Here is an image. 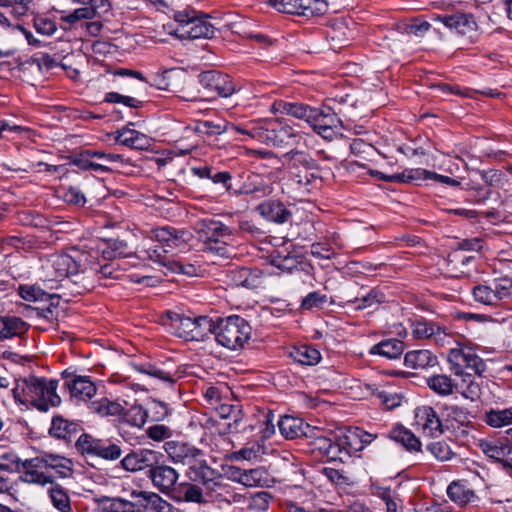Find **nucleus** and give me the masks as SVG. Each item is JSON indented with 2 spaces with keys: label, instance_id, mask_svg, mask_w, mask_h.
<instances>
[{
  "label": "nucleus",
  "instance_id": "1",
  "mask_svg": "<svg viewBox=\"0 0 512 512\" xmlns=\"http://www.w3.org/2000/svg\"><path fill=\"white\" fill-rule=\"evenodd\" d=\"M377 438L359 427L349 429L334 438L319 436L310 442L311 454L326 462L346 463L352 453L362 451Z\"/></svg>",
  "mask_w": 512,
  "mask_h": 512
},
{
  "label": "nucleus",
  "instance_id": "2",
  "mask_svg": "<svg viewBox=\"0 0 512 512\" xmlns=\"http://www.w3.org/2000/svg\"><path fill=\"white\" fill-rule=\"evenodd\" d=\"M87 257L88 252L61 254L52 263L55 278H59L63 282L62 286L72 295L84 294L95 287L94 278L88 270Z\"/></svg>",
  "mask_w": 512,
  "mask_h": 512
},
{
  "label": "nucleus",
  "instance_id": "3",
  "mask_svg": "<svg viewBox=\"0 0 512 512\" xmlns=\"http://www.w3.org/2000/svg\"><path fill=\"white\" fill-rule=\"evenodd\" d=\"M235 129L245 136L244 141L252 139L274 148L292 145L298 137L290 125L273 118H259L239 123Z\"/></svg>",
  "mask_w": 512,
  "mask_h": 512
},
{
  "label": "nucleus",
  "instance_id": "4",
  "mask_svg": "<svg viewBox=\"0 0 512 512\" xmlns=\"http://www.w3.org/2000/svg\"><path fill=\"white\" fill-rule=\"evenodd\" d=\"M197 239L202 244L201 250L221 258L230 257L226 239H232L235 229L215 217L197 219L193 224Z\"/></svg>",
  "mask_w": 512,
  "mask_h": 512
},
{
  "label": "nucleus",
  "instance_id": "5",
  "mask_svg": "<svg viewBox=\"0 0 512 512\" xmlns=\"http://www.w3.org/2000/svg\"><path fill=\"white\" fill-rule=\"evenodd\" d=\"M173 21L167 26L169 34L178 39L194 40L199 38H213L215 27L208 21L209 15L187 6L181 10H172L169 16Z\"/></svg>",
  "mask_w": 512,
  "mask_h": 512
},
{
  "label": "nucleus",
  "instance_id": "6",
  "mask_svg": "<svg viewBox=\"0 0 512 512\" xmlns=\"http://www.w3.org/2000/svg\"><path fill=\"white\" fill-rule=\"evenodd\" d=\"M251 333L249 322L239 315L219 318L216 322L215 339L219 345L230 350L243 348Z\"/></svg>",
  "mask_w": 512,
  "mask_h": 512
},
{
  "label": "nucleus",
  "instance_id": "7",
  "mask_svg": "<svg viewBox=\"0 0 512 512\" xmlns=\"http://www.w3.org/2000/svg\"><path fill=\"white\" fill-rule=\"evenodd\" d=\"M76 449L82 455L88 454L107 461L121 457L122 449L110 439H96L88 433H82L76 441Z\"/></svg>",
  "mask_w": 512,
  "mask_h": 512
},
{
  "label": "nucleus",
  "instance_id": "8",
  "mask_svg": "<svg viewBox=\"0 0 512 512\" xmlns=\"http://www.w3.org/2000/svg\"><path fill=\"white\" fill-rule=\"evenodd\" d=\"M325 140H333L342 127V120L328 105L314 107L307 122Z\"/></svg>",
  "mask_w": 512,
  "mask_h": 512
},
{
  "label": "nucleus",
  "instance_id": "9",
  "mask_svg": "<svg viewBox=\"0 0 512 512\" xmlns=\"http://www.w3.org/2000/svg\"><path fill=\"white\" fill-rule=\"evenodd\" d=\"M185 475L189 481L200 483L209 492H214L222 486L219 481L221 474L200 457L195 458L191 464L187 465Z\"/></svg>",
  "mask_w": 512,
  "mask_h": 512
},
{
  "label": "nucleus",
  "instance_id": "10",
  "mask_svg": "<svg viewBox=\"0 0 512 512\" xmlns=\"http://www.w3.org/2000/svg\"><path fill=\"white\" fill-rule=\"evenodd\" d=\"M197 78L204 89L222 98L230 97L237 90L232 78L218 70L203 71Z\"/></svg>",
  "mask_w": 512,
  "mask_h": 512
},
{
  "label": "nucleus",
  "instance_id": "11",
  "mask_svg": "<svg viewBox=\"0 0 512 512\" xmlns=\"http://www.w3.org/2000/svg\"><path fill=\"white\" fill-rule=\"evenodd\" d=\"M279 431L282 436L286 439H296L300 437L310 438L311 440L308 442V447L310 448V442L320 435H316L319 430L315 427L310 426L308 423L304 422L303 419L297 418L290 415L281 416L277 422ZM311 453V450L309 449Z\"/></svg>",
  "mask_w": 512,
  "mask_h": 512
},
{
  "label": "nucleus",
  "instance_id": "12",
  "mask_svg": "<svg viewBox=\"0 0 512 512\" xmlns=\"http://www.w3.org/2000/svg\"><path fill=\"white\" fill-rule=\"evenodd\" d=\"M152 232L156 241L162 244L165 252L186 247L192 238L190 231L169 225L154 228Z\"/></svg>",
  "mask_w": 512,
  "mask_h": 512
},
{
  "label": "nucleus",
  "instance_id": "13",
  "mask_svg": "<svg viewBox=\"0 0 512 512\" xmlns=\"http://www.w3.org/2000/svg\"><path fill=\"white\" fill-rule=\"evenodd\" d=\"M433 19L443 23L451 31H455L462 36H468L470 39H473L478 31V24L471 13L437 15Z\"/></svg>",
  "mask_w": 512,
  "mask_h": 512
},
{
  "label": "nucleus",
  "instance_id": "14",
  "mask_svg": "<svg viewBox=\"0 0 512 512\" xmlns=\"http://www.w3.org/2000/svg\"><path fill=\"white\" fill-rule=\"evenodd\" d=\"M161 459H157V464L148 470L147 476L151 479L154 487L170 497L177 486L179 474L173 467L164 464Z\"/></svg>",
  "mask_w": 512,
  "mask_h": 512
},
{
  "label": "nucleus",
  "instance_id": "15",
  "mask_svg": "<svg viewBox=\"0 0 512 512\" xmlns=\"http://www.w3.org/2000/svg\"><path fill=\"white\" fill-rule=\"evenodd\" d=\"M130 497L135 499L136 512H175V507L159 494L151 491L133 490Z\"/></svg>",
  "mask_w": 512,
  "mask_h": 512
},
{
  "label": "nucleus",
  "instance_id": "16",
  "mask_svg": "<svg viewBox=\"0 0 512 512\" xmlns=\"http://www.w3.org/2000/svg\"><path fill=\"white\" fill-rule=\"evenodd\" d=\"M61 376L72 397L84 400L95 395L97 389L90 376L76 375L70 368L65 369Z\"/></svg>",
  "mask_w": 512,
  "mask_h": 512
},
{
  "label": "nucleus",
  "instance_id": "17",
  "mask_svg": "<svg viewBox=\"0 0 512 512\" xmlns=\"http://www.w3.org/2000/svg\"><path fill=\"white\" fill-rule=\"evenodd\" d=\"M269 263L282 272L287 273L301 270L306 274H310L314 269L310 263L303 261L299 256L280 249H275L269 254Z\"/></svg>",
  "mask_w": 512,
  "mask_h": 512
},
{
  "label": "nucleus",
  "instance_id": "18",
  "mask_svg": "<svg viewBox=\"0 0 512 512\" xmlns=\"http://www.w3.org/2000/svg\"><path fill=\"white\" fill-rule=\"evenodd\" d=\"M256 212L268 222L285 224L292 219V212L284 202L279 199L269 198L256 206Z\"/></svg>",
  "mask_w": 512,
  "mask_h": 512
},
{
  "label": "nucleus",
  "instance_id": "19",
  "mask_svg": "<svg viewBox=\"0 0 512 512\" xmlns=\"http://www.w3.org/2000/svg\"><path fill=\"white\" fill-rule=\"evenodd\" d=\"M479 447L485 456L501 463L503 468L512 462V441L507 435L505 439L481 440Z\"/></svg>",
  "mask_w": 512,
  "mask_h": 512
},
{
  "label": "nucleus",
  "instance_id": "20",
  "mask_svg": "<svg viewBox=\"0 0 512 512\" xmlns=\"http://www.w3.org/2000/svg\"><path fill=\"white\" fill-rule=\"evenodd\" d=\"M163 458L160 452L150 449H139L128 453L122 460V467L131 472L148 468L150 470L157 464V459Z\"/></svg>",
  "mask_w": 512,
  "mask_h": 512
},
{
  "label": "nucleus",
  "instance_id": "21",
  "mask_svg": "<svg viewBox=\"0 0 512 512\" xmlns=\"http://www.w3.org/2000/svg\"><path fill=\"white\" fill-rule=\"evenodd\" d=\"M273 192L272 184L257 173H249L246 179L235 186L233 196L253 195L257 198L266 197Z\"/></svg>",
  "mask_w": 512,
  "mask_h": 512
},
{
  "label": "nucleus",
  "instance_id": "22",
  "mask_svg": "<svg viewBox=\"0 0 512 512\" xmlns=\"http://www.w3.org/2000/svg\"><path fill=\"white\" fill-rule=\"evenodd\" d=\"M164 450L174 463H181L186 466L191 464L195 458L204 455L203 451L196 446L175 440L165 442Z\"/></svg>",
  "mask_w": 512,
  "mask_h": 512
},
{
  "label": "nucleus",
  "instance_id": "23",
  "mask_svg": "<svg viewBox=\"0 0 512 512\" xmlns=\"http://www.w3.org/2000/svg\"><path fill=\"white\" fill-rule=\"evenodd\" d=\"M416 423L423 432L437 437L444 433V425L435 409L431 406H421L415 410Z\"/></svg>",
  "mask_w": 512,
  "mask_h": 512
},
{
  "label": "nucleus",
  "instance_id": "24",
  "mask_svg": "<svg viewBox=\"0 0 512 512\" xmlns=\"http://www.w3.org/2000/svg\"><path fill=\"white\" fill-rule=\"evenodd\" d=\"M203 488L194 482L184 481L177 484L170 498L177 503L207 504Z\"/></svg>",
  "mask_w": 512,
  "mask_h": 512
},
{
  "label": "nucleus",
  "instance_id": "25",
  "mask_svg": "<svg viewBox=\"0 0 512 512\" xmlns=\"http://www.w3.org/2000/svg\"><path fill=\"white\" fill-rule=\"evenodd\" d=\"M92 253L103 261H112L118 258L129 257L132 251L126 241L110 238L103 240L97 250Z\"/></svg>",
  "mask_w": 512,
  "mask_h": 512
},
{
  "label": "nucleus",
  "instance_id": "26",
  "mask_svg": "<svg viewBox=\"0 0 512 512\" xmlns=\"http://www.w3.org/2000/svg\"><path fill=\"white\" fill-rule=\"evenodd\" d=\"M387 437L402 446L407 452L417 453L422 451L420 439L401 423L395 424L388 431Z\"/></svg>",
  "mask_w": 512,
  "mask_h": 512
},
{
  "label": "nucleus",
  "instance_id": "27",
  "mask_svg": "<svg viewBox=\"0 0 512 512\" xmlns=\"http://www.w3.org/2000/svg\"><path fill=\"white\" fill-rule=\"evenodd\" d=\"M28 463L35 468H51L56 470L60 477L65 478L72 471V462L66 457L45 453L41 457L28 460Z\"/></svg>",
  "mask_w": 512,
  "mask_h": 512
},
{
  "label": "nucleus",
  "instance_id": "28",
  "mask_svg": "<svg viewBox=\"0 0 512 512\" xmlns=\"http://www.w3.org/2000/svg\"><path fill=\"white\" fill-rule=\"evenodd\" d=\"M88 270H90L93 278L99 276V279H119L122 275V270L119 264L112 261H103L97 255L88 252Z\"/></svg>",
  "mask_w": 512,
  "mask_h": 512
},
{
  "label": "nucleus",
  "instance_id": "29",
  "mask_svg": "<svg viewBox=\"0 0 512 512\" xmlns=\"http://www.w3.org/2000/svg\"><path fill=\"white\" fill-rule=\"evenodd\" d=\"M405 350L403 341L397 338H389L380 341L370 347L368 353L371 356H381L388 360L400 359Z\"/></svg>",
  "mask_w": 512,
  "mask_h": 512
},
{
  "label": "nucleus",
  "instance_id": "30",
  "mask_svg": "<svg viewBox=\"0 0 512 512\" xmlns=\"http://www.w3.org/2000/svg\"><path fill=\"white\" fill-rule=\"evenodd\" d=\"M115 142L131 149L145 150L150 146V139L143 133L128 126L117 130Z\"/></svg>",
  "mask_w": 512,
  "mask_h": 512
},
{
  "label": "nucleus",
  "instance_id": "31",
  "mask_svg": "<svg viewBox=\"0 0 512 512\" xmlns=\"http://www.w3.org/2000/svg\"><path fill=\"white\" fill-rule=\"evenodd\" d=\"M483 421L492 428H502L512 425V406L504 409L490 408L483 415ZM512 441V427L505 431Z\"/></svg>",
  "mask_w": 512,
  "mask_h": 512
},
{
  "label": "nucleus",
  "instance_id": "32",
  "mask_svg": "<svg viewBox=\"0 0 512 512\" xmlns=\"http://www.w3.org/2000/svg\"><path fill=\"white\" fill-rule=\"evenodd\" d=\"M80 430L81 426L78 423L68 421L62 416L56 415L52 418L49 434L54 438L70 442Z\"/></svg>",
  "mask_w": 512,
  "mask_h": 512
},
{
  "label": "nucleus",
  "instance_id": "33",
  "mask_svg": "<svg viewBox=\"0 0 512 512\" xmlns=\"http://www.w3.org/2000/svg\"><path fill=\"white\" fill-rule=\"evenodd\" d=\"M100 512H136L135 510V499L131 497L130 500L122 497H109L100 496L95 498Z\"/></svg>",
  "mask_w": 512,
  "mask_h": 512
},
{
  "label": "nucleus",
  "instance_id": "34",
  "mask_svg": "<svg viewBox=\"0 0 512 512\" xmlns=\"http://www.w3.org/2000/svg\"><path fill=\"white\" fill-rule=\"evenodd\" d=\"M384 302L385 294L377 288H372L362 296L345 301L341 306L353 309L354 311H361Z\"/></svg>",
  "mask_w": 512,
  "mask_h": 512
},
{
  "label": "nucleus",
  "instance_id": "35",
  "mask_svg": "<svg viewBox=\"0 0 512 512\" xmlns=\"http://www.w3.org/2000/svg\"><path fill=\"white\" fill-rule=\"evenodd\" d=\"M70 164L77 166L84 171H94L96 173H109L112 169L104 163H98L93 159L90 149H84L70 156Z\"/></svg>",
  "mask_w": 512,
  "mask_h": 512
},
{
  "label": "nucleus",
  "instance_id": "36",
  "mask_svg": "<svg viewBox=\"0 0 512 512\" xmlns=\"http://www.w3.org/2000/svg\"><path fill=\"white\" fill-rule=\"evenodd\" d=\"M262 275L258 268L241 267L232 272V280L237 286L256 289L262 284Z\"/></svg>",
  "mask_w": 512,
  "mask_h": 512
},
{
  "label": "nucleus",
  "instance_id": "37",
  "mask_svg": "<svg viewBox=\"0 0 512 512\" xmlns=\"http://www.w3.org/2000/svg\"><path fill=\"white\" fill-rule=\"evenodd\" d=\"M411 332L415 339H427L440 334L446 335V328L421 317L411 321Z\"/></svg>",
  "mask_w": 512,
  "mask_h": 512
},
{
  "label": "nucleus",
  "instance_id": "38",
  "mask_svg": "<svg viewBox=\"0 0 512 512\" xmlns=\"http://www.w3.org/2000/svg\"><path fill=\"white\" fill-rule=\"evenodd\" d=\"M404 364L412 369H425L436 366L438 359L429 350H413L405 354Z\"/></svg>",
  "mask_w": 512,
  "mask_h": 512
},
{
  "label": "nucleus",
  "instance_id": "39",
  "mask_svg": "<svg viewBox=\"0 0 512 512\" xmlns=\"http://www.w3.org/2000/svg\"><path fill=\"white\" fill-rule=\"evenodd\" d=\"M168 314L174 334L185 341H192L191 335L193 334V328H195V317L173 312H168Z\"/></svg>",
  "mask_w": 512,
  "mask_h": 512
},
{
  "label": "nucleus",
  "instance_id": "40",
  "mask_svg": "<svg viewBox=\"0 0 512 512\" xmlns=\"http://www.w3.org/2000/svg\"><path fill=\"white\" fill-rule=\"evenodd\" d=\"M274 107L280 113L290 115L306 122H308L314 108L313 106L301 102H290L285 100L275 102Z\"/></svg>",
  "mask_w": 512,
  "mask_h": 512
},
{
  "label": "nucleus",
  "instance_id": "41",
  "mask_svg": "<svg viewBox=\"0 0 512 512\" xmlns=\"http://www.w3.org/2000/svg\"><path fill=\"white\" fill-rule=\"evenodd\" d=\"M237 126H239V124H228L225 122L214 123L208 120H199L195 123L194 130L199 134L207 136H216L223 133L240 134V132L235 129Z\"/></svg>",
  "mask_w": 512,
  "mask_h": 512
},
{
  "label": "nucleus",
  "instance_id": "42",
  "mask_svg": "<svg viewBox=\"0 0 512 512\" xmlns=\"http://www.w3.org/2000/svg\"><path fill=\"white\" fill-rule=\"evenodd\" d=\"M59 381L56 379L47 380L45 386L47 388V392L44 390V393L40 395V400L37 403H34V407L41 411L47 412L50 407H57L61 403V398L57 394Z\"/></svg>",
  "mask_w": 512,
  "mask_h": 512
},
{
  "label": "nucleus",
  "instance_id": "43",
  "mask_svg": "<svg viewBox=\"0 0 512 512\" xmlns=\"http://www.w3.org/2000/svg\"><path fill=\"white\" fill-rule=\"evenodd\" d=\"M131 367L138 373L147 375L153 379L159 380L161 382L174 384L175 379L174 375L168 371L163 370L156 364L151 362H140V363H132Z\"/></svg>",
  "mask_w": 512,
  "mask_h": 512
},
{
  "label": "nucleus",
  "instance_id": "44",
  "mask_svg": "<svg viewBox=\"0 0 512 512\" xmlns=\"http://www.w3.org/2000/svg\"><path fill=\"white\" fill-rule=\"evenodd\" d=\"M448 497L456 504L466 505L477 499L475 492L461 481H453L447 487Z\"/></svg>",
  "mask_w": 512,
  "mask_h": 512
},
{
  "label": "nucleus",
  "instance_id": "45",
  "mask_svg": "<svg viewBox=\"0 0 512 512\" xmlns=\"http://www.w3.org/2000/svg\"><path fill=\"white\" fill-rule=\"evenodd\" d=\"M471 354V350H465L463 348H452L448 353V362L450 363L451 371L457 376L471 377V374L466 373V367L468 359Z\"/></svg>",
  "mask_w": 512,
  "mask_h": 512
},
{
  "label": "nucleus",
  "instance_id": "46",
  "mask_svg": "<svg viewBox=\"0 0 512 512\" xmlns=\"http://www.w3.org/2000/svg\"><path fill=\"white\" fill-rule=\"evenodd\" d=\"M290 356L295 362L307 366H314L318 364L322 358L319 350L305 344L293 347L290 352Z\"/></svg>",
  "mask_w": 512,
  "mask_h": 512
},
{
  "label": "nucleus",
  "instance_id": "47",
  "mask_svg": "<svg viewBox=\"0 0 512 512\" xmlns=\"http://www.w3.org/2000/svg\"><path fill=\"white\" fill-rule=\"evenodd\" d=\"M426 384L435 394L446 397L457 388L454 381L445 374H433L426 379Z\"/></svg>",
  "mask_w": 512,
  "mask_h": 512
},
{
  "label": "nucleus",
  "instance_id": "48",
  "mask_svg": "<svg viewBox=\"0 0 512 512\" xmlns=\"http://www.w3.org/2000/svg\"><path fill=\"white\" fill-rule=\"evenodd\" d=\"M18 295L28 302H48L55 298L36 284H20L17 288Z\"/></svg>",
  "mask_w": 512,
  "mask_h": 512
},
{
  "label": "nucleus",
  "instance_id": "49",
  "mask_svg": "<svg viewBox=\"0 0 512 512\" xmlns=\"http://www.w3.org/2000/svg\"><path fill=\"white\" fill-rule=\"evenodd\" d=\"M49 498L59 512H72L71 500L67 490L60 484H54L48 490Z\"/></svg>",
  "mask_w": 512,
  "mask_h": 512
},
{
  "label": "nucleus",
  "instance_id": "50",
  "mask_svg": "<svg viewBox=\"0 0 512 512\" xmlns=\"http://www.w3.org/2000/svg\"><path fill=\"white\" fill-rule=\"evenodd\" d=\"M319 172L320 166H318L316 170L298 169V171L293 175V180L299 186L305 188L307 191H310L314 188H317V186L322 182V178Z\"/></svg>",
  "mask_w": 512,
  "mask_h": 512
},
{
  "label": "nucleus",
  "instance_id": "51",
  "mask_svg": "<svg viewBox=\"0 0 512 512\" xmlns=\"http://www.w3.org/2000/svg\"><path fill=\"white\" fill-rule=\"evenodd\" d=\"M216 322L209 316H195L192 341H203L209 334L215 335Z\"/></svg>",
  "mask_w": 512,
  "mask_h": 512
},
{
  "label": "nucleus",
  "instance_id": "52",
  "mask_svg": "<svg viewBox=\"0 0 512 512\" xmlns=\"http://www.w3.org/2000/svg\"><path fill=\"white\" fill-rule=\"evenodd\" d=\"M4 339H11L15 336H22L29 329V324L17 316H5L4 320Z\"/></svg>",
  "mask_w": 512,
  "mask_h": 512
},
{
  "label": "nucleus",
  "instance_id": "53",
  "mask_svg": "<svg viewBox=\"0 0 512 512\" xmlns=\"http://www.w3.org/2000/svg\"><path fill=\"white\" fill-rule=\"evenodd\" d=\"M301 16L311 18L328 12L327 0H301Z\"/></svg>",
  "mask_w": 512,
  "mask_h": 512
},
{
  "label": "nucleus",
  "instance_id": "54",
  "mask_svg": "<svg viewBox=\"0 0 512 512\" xmlns=\"http://www.w3.org/2000/svg\"><path fill=\"white\" fill-rule=\"evenodd\" d=\"M123 420L127 424L141 428L148 420L146 407L141 405H133L123 413Z\"/></svg>",
  "mask_w": 512,
  "mask_h": 512
},
{
  "label": "nucleus",
  "instance_id": "55",
  "mask_svg": "<svg viewBox=\"0 0 512 512\" xmlns=\"http://www.w3.org/2000/svg\"><path fill=\"white\" fill-rule=\"evenodd\" d=\"M372 394L381 400L382 405L387 410H393L399 407L402 403L403 396L400 393H389L385 390L379 389L377 386H368Z\"/></svg>",
  "mask_w": 512,
  "mask_h": 512
},
{
  "label": "nucleus",
  "instance_id": "56",
  "mask_svg": "<svg viewBox=\"0 0 512 512\" xmlns=\"http://www.w3.org/2000/svg\"><path fill=\"white\" fill-rule=\"evenodd\" d=\"M47 379L44 377H36L29 376L27 378L28 383V403H30L34 407V403L40 400V395L44 393V390L47 392V388L45 386Z\"/></svg>",
  "mask_w": 512,
  "mask_h": 512
},
{
  "label": "nucleus",
  "instance_id": "57",
  "mask_svg": "<svg viewBox=\"0 0 512 512\" xmlns=\"http://www.w3.org/2000/svg\"><path fill=\"white\" fill-rule=\"evenodd\" d=\"M26 471L24 472V480L31 484L45 486L46 484H54V477L35 468L26 461Z\"/></svg>",
  "mask_w": 512,
  "mask_h": 512
},
{
  "label": "nucleus",
  "instance_id": "58",
  "mask_svg": "<svg viewBox=\"0 0 512 512\" xmlns=\"http://www.w3.org/2000/svg\"><path fill=\"white\" fill-rule=\"evenodd\" d=\"M328 302V296L319 291L308 293L301 300L300 309L303 311H311L313 309H322Z\"/></svg>",
  "mask_w": 512,
  "mask_h": 512
},
{
  "label": "nucleus",
  "instance_id": "59",
  "mask_svg": "<svg viewBox=\"0 0 512 512\" xmlns=\"http://www.w3.org/2000/svg\"><path fill=\"white\" fill-rule=\"evenodd\" d=\"M472 295L476 302L484 305H496L498 303L493 287L489 285L478 284L474 286L472 289Z\"/></svg>",
  "mask_w": 512,
  "mask_h": 512
},
{
  "label": "nucleus",
  "instance_id": "60",
  "mask_svg": "<svg viewBox=\"0 0 512 512\" xmlns=\"http://www.w3.org/2000/svg\"><path fill=\"white\" fill-rule=\"evenodd\" d=\"M272 496L267 491H260L251 494L247 499V508L253 512H264L269 507Z\"/></svg>",
  "mask_w": 512,
  "mask_h": 512
},
{
  "label": "nucleus",
  "instance_id": "61",
  "mask_svg": "<svg viewBox=\"0 0 512 512\" xmlns=\"http://www.w3.org/2000/svg\"><path fill=\"white\" fill-rule=\"evenodd\" d=\"M103 102L113 103V104H123L126 107L139 109L142 108L144 102L135 97L122 95L118 92H108L105 94Z\"/></svg>",
  "mask_w": 512,
  "mask_h": 512
},
{
  "label": "nucleus",
  "instance_id": "62",
  "mask_svg": "<svg viewBox=\"0 0 512 512\" xmlns=\"http://www.w3.org/2000/svg\"><path fill=\"white\" fill-rule=\"evenodd\" d=\"M288 155L298 169L316 170L319 166L318 162L305 151L291 150Z\"/></svg>",
  "mask_w": 512,
  "mask_h": 512
},
{
  "label": "nucleus",
  "instance_id": "63",
  "mask_svg": "<svg viewBox=\"0 0 512 512\" xmlns=\"http://www.w3.org/2000/svg\"><path fill=\"white\" fill-rule=\"evenodd\" d=\"M301 0H268V5L280 13L301 16Z\"/></svg>",
  "mask_w": 512,
  "mask_h": 512
},
{
  "label": "nucleus",
  "instance_id": "64",
  "mask_svg": "<svg viewBox=\"0 0 512 512\" xmlns=\"http://www.w3.org/2000/svg\"><path fill=\"white\" fill-rule=\"evenodd\" d=\"M426 450L439 461H448L455 455L451 447L444 441L431 442L426 446Z\"/></svg>",
  "mask_w": 512,
  "mask_h": 512
}]
</instances>
